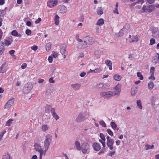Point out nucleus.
<instances>
[{
  "label": "nucleus",
  "instance_id": "a18cd8bd",
  "mask_svg": "<svg viewBox=\"0 0 159 159\" xmlns=\"http://www.w3.org/2000/svg\"><path fill=\"white\" fill-rule=\"evenodd\" d=\"M155 70V68L154 67H152L150 68V73L151 75H154V72Z\"/></svg>",
  "mask_w": 159,
  "mask_h": 159
},
{
  "label": "nucleus",
  "instance_id": "f257e3e1",
  "mask_svg": "<svg viewBox=\"0 0 159 159\" xmlns=\"http://www.w3.org/2000/svg\"><path fill=\"white\" fill-rule=\"evenodd\" d=\"M76 38L77 40L79 42H82L83 40L84 41L83 44L80 43L78 45V48L80 49L85 48L93 44L95 41V39L91 37L86 36L82 39L79 38V36L76 35Z\"/></svg>",
  "mask_w": 159,
  "mask_h": 159
},
{
  "label": "nucleus",
  "instance_id": "9d476101",
  "mask_svg": "<svg viewBox=\"0 0 159 159\" xmlns=\"http://www.w3.org/2000/svg\"><path fill=\"white\" fill-rule=\"evenodd\" d=\"M57 0H49L47 3V6L49 7L52 8L57 5Z\"/></svg>",
  "mask_w": 159,
  "mask_h": 159
},
{
  "label": "nucleus",
  "instance_id": "f3484780",
  "mask_svg": "<svg viewBox=\"0 0 159 159\" xmlns=\"http://www.w3.org/2000/svg\"><path fill=\"white\" fill-rule=\"evenodd\" d=\"M4 50V44L1 42L0 43V55H2Z\"/></svg>",
  "mask_w": 159,
  "mask_h": 159
},
{
  "label": "nucleus",
  "instance_id": "20e7f679",
  "mask_svg": "<svg viewBox=\"0 0 159 159\" xmlns=\"http://www.w3.org/2000/svg\"><path fill=\"white\" fill-rule=\"evenodd\" d=\"M100 96L103 98H109L114 96L113 91L102 92L100 93Z\"/></svg>",
  "mask_w": 159,
  "mask_h": 159
},
{
  "label": "nucleus",
  "instance_id": "6ab92c4d",
  "mask_svg": "<svg viewBox=\"0 0 159 159\" xmlns=\"http://www.w3.org/2000/svg\"><path fill=\"white\" fill-rule=\"evenodd\" d=\"M155 7L153 5H150L146 8L147 11L149 12H151L154 10Z\"/></svg>",
  "mask_w": 159,
  "mask_h": 159
},
{
  "label": "nucleus",
  "instance_id": "774afa93",
  "mask_svg": "<svg viewBox=\"0 0 159 159\" xmlns=\"http://www.w3.org/2000/svg\"><path fill=\"white\" fill-rule=\"evenodd\" d=\"M157 60L156 58H154L152 59V62L153 63H154L155 64H156L157 63Z\"/></svg>",
  "mask_w": 159,
  "mask_h": 159
},
{
  "label": "nucleus",
  "instance_id": "dca6fc26",
  "mask_svg": "<svg viewBox=\"0 0 159 159\" xmlns=\"http://www.w3.org/2000/svg\"><path fill=\"white\" fill-rule=\"evenodd\" d=\"M6 63H3L0 68V73H3L5 72L6 70Z\"/></svg>",
  "mask_w": 159,
  "mask_h": 159
},
{
  "label": "nucleus",
  "instance_id": "a878e982",
  "mask_svg": "<svg viewBox=\"0 0 159 159\" xmlns=\"http://www.w3.org/2000/svg\"><path fill=\"white\" fill-rule=\"evenodd\" d=\"M75 147L76 149L78 151H80L81 150V146L79 142L78 141H76L75 143Z\"/></svg>",
  "mask_w": 159,
  "mask_h": 159
},
{
  "label": "nucleus",
  "instance_id": "4468645a",
  "mask_svg": "<svg viewBox=\"0 0 159 159\" xmlns=\"http://www.w3.org/2000/svg\"><path fill=\"white\" fill-rule=\"evenodd\" d=\"M80 84L78 83L73 84L71 85V87L73 88V90L75 91L79 90L80 87Z\"/></svg>",
  "mask_w": 159,
  "mask_h": 159
},
{
  "label": "nucleus",
  "instance_id": "72a5a7b5",
  "mask_svg": "<svg viewBox=\"0 0 159 159\" xmlns=\"http://www.w3.org/2000/svg\"><path fill=\"white\" fill-rule=\"evenodd\" d=\"M6 132L5 130H3L0 134V141H1L2 140V138L4 134Z\"/></svg>",
  "mask_w": 159,
  "mask_h": 159
},
{
  "label": "nucleus",
  "instance_id": "bf43d9fd",
  "mask_svg": "<svg viewBox=\"0 0 159 159\" xmlns=\"http://www.w3.org/2000/svg\"><path fill=\"white\" fill-rule=\"evenodd\" d=\"M27 66V64L25 63H23L21 66V68L22 69H24Z\"/></svg>",
  "mask_w": 159,
  "mask_h": 159
},
{
  "label": "nucleus",
  "instance_id": "39448f33",
  "mask_svg": "<svg viewBox=\"0 0 159 159\" xmlns=\"http://www.w3.org/2000/svg\"><path fill=\"white\" fill-rule=\"evenodd\" d=\"M88 115L85 113H80L76 119V122H80L83 121L87 118Z\"/></svg>",
  "mask_w": 159,
  "mask_h": 159
},
{
  "label": "nucleus",
  "instance_id": "aec40b11",
  "mask_svg": "<svg viewBox=\"0 0 159 159\" xmlns=\"http://www.w3.org/2000/svg\"><path fill=\"white\" fill-rule=\"evenodd\" d=\"M110 125L113 129L114 130L116 129L117 131L118 130V128H117V126L114 122L113 121L111 122L110 123Z\"/></svg>",
  "mask_w": 159,
  "mask_h": 159
},
{
  "label": "nucleus",
  "instance_id": "a211bd4d",
  "mask_svg": "<svg viewBox=\"0 0 159 159\" xmlns=\"http://www.w3.org/2000/svg\"><path fill=\"white\" fill-rule=\"evenodd\" d=\"M51 111L53 117L56 120H58L59 118L58 115L57 114L54 110H51Z\"/></svg>",
  "mask_w": 159,
  "mask_h": 159
},
{
  "label": "nucleus",
  "instance_id": "6e6552de",
  "mask_svg": "<svg viewBox=\"0 0 159 159\" xmlns=\"http://www.w3.org/2000/svg\"><path fill=\"white\" fill-rule=\"evenodd\" d=\"M121 85L120 84H118L115 86L114 89L115 90V91L113 92V93L115 95H119L120 93L121 92Z\"/></svg>",
  "mask_w": 159,
  "mask_h": 159
},
{
  "label": "nucleus",
  "instance_id": "338daca9",
  "mask_svg": "<svg viewBox=\"0 0 159 159\" xmlns=\"http://www.w3.org/2000/svg\"><path fill=\"white\" fill-rule=\"evenodd\" d=\"M155 0H147V2L150 4H152L154 3Z\"/></svg>",
  "mask_w": 159,
  "mask_h": 159
},
{
  "label": "nucleus",
  "instance_id": "4be33fe9",
  "mask_svg": "<svg viewBox=\"0 0 159 159\" xmlns=\"http://www.w3.org/2000/svg\"><path fill=\"white\" fill-rule=\"evenodd\" d=\"M104 23V20L102 18L99 19L97 21L96 25H98L101 26Z\"/></svg>",
  "mask_w": 159,
  "mask_h": 159
},
{
  "label": "nucleus",
  "instance_id": "473e14b6",
  "mask_svg": "<svg viewBox=\"0 0 159 159\" xmlns=\"http://www.w3.org/2000/svg\"><path fill=\"white\" fill-rule=\"evenodd\" d=\"M143 2L144 1L143 0H138L137 2L133 3L132 5H134L136 4L141 5Z\"/></svg>",
  "mask_w": 159,
  "mask_h": 159
},
{
  "label": "nucleus",
  "instance_id": "5701e85b",
  "mask_svg": "<svg viewBox=\"0 0 159 159\" xmlns=\"http://www.w3.org/2000/svg\"><path fill=\"white\" fill-rule=\"evenodd\" d=\"M48 150L45 149L44 150H43V149L39 152V157H42L43 155L44 156H45L46 152Z\"/></svg>",
  "mask_w": 159,
  "mask_h": 159
},
{
  "label": "nucleus",
  "instance_id": "4d7b16f0",
  "mask_svg": "<svg viewBox=\"0 0 159 159\" xmlns=\"http://www.w3.org/2000/svg\"><path fill=\"white\" fill-rule=\"evenodd\" d=\"M41 20V18L39 17L38 18L37 20H36L35 21V23L36 24H37L39 23Z\"/></svg>",
  "mask_w": 159,
  "mask_h": 159
},
{
  "label": "nucleus",
  "instance_id": "f8f14e48",
  "mask_svg": "<svg viewBox=\"0 0 159 159\" xmlns=\"http://www.w3.org/2000/svg\"><path fill=\"white\" fill-rule=\"evenodd\" d=\"M14 101V98H11L7 103L5 106V108L9 109L12 106Z\"/></svg>",
  "mask_w": 159,
  "mask_h": 159
},
{
  "label": "nucleus",
  "instance_id": "ddd939ff",
  "mask_svg": "<svg viewBox=\"0 0 159 159\" xmlns=\"http://www.w3.org/2000/svg\"><path fill=\"white\" fill-rule=\"evenodd\" d=\"M92 147L94 150L97 151H99L101 148L100 145L97 143H94L93 144Z\"/></svg>",
  "mask_w": 159,
  "mask_h": 159
},
{
  "label": "nucleus",
  "instance_id": "c756f323",
  "mask_svg": "<svg viewBox=\"0 0 159 159\" xmlns=\"http://www.w3.org/2000/svg\"><path fill=\"white\" fill-rule=\"evenodd\" d=\"M94 100V98H92L89 100L88 101L87 105L88 106H91L93 105V102Z\"/></svg>",
  "mask_w": 159,
  "mask_h": 159
},
{
  "label": "nucleus",
  "instance_id": "e2e57ef3",
  "mask_svg": "<svg viewBox=\"0 0 159 159\" xmlns=\"http://www.w3.org/2000/svg\"><path fill=\"white\" fill-rule=\"evenodd\" d=\"M31 23L30 21H28L26 22V25L28 26H30L31 25Z\"/></svg>",
  "mask_w": 159,
  "mask_h": 159
},
{
  "label": "nucleus",
  "instance_id": "58836bf2",
  "mask_svg": "<svg viewBox=\"0 0 159 159\" xmlns=\"http://www.w3.org/2000/svg\"><path fill=\"white\" fill-rule=\"evenodd\" d=\"M104 86V84L103 83H100L97 84L95 85V87L96 88H102Z\"/></svg>",
  "mask_w": 159,
  "mask_h": 159
},
{
  "label": "nucleus",
  "instance_id": "412c9836",
  "mask_svg": "<svg viewBox=\"0 0 159 159\" xmlns=\"http://www.w3.org/2000/svg\"><path fill=\"white\" fill-rule=\"evenodd\" d=\"M49 128L48 126L46 124L43 125L41 127L42 130L43 132H45L48 130Z\"/></svg>",
  "mask_w": 159,
  "mask_h": 159
},
{
  "label": "nucleus",
  "instance_id": "2f4dec72",
  "mask_svg": "<svg viewBox=\"0 0 159 159\" xmlns=\"http://www.w3.org/2000/svg\"><path fill=\"white\" fill-rule=\"evenodd\" d=\"M132 40L131 42H137L139 40V38L137 36H133L132 37Z\"/></svg>",
  "mask_w": 159,
  "mask_h": 159
},
{
  "label": "nucleus",
  "instance_id": "e433bc0d",
  "mask_svg": "<svg viewBox=\"0 0 159 159\" xmlns=\"http://www.w3.org/2000/svg\"><path fill=\"white\" fill-rule=\"evenodd\" d=\"M13 120L10 119L6 123V125L7 126H9L11 125V124H12V122L13 121Z\"/></svg>",
  "mask_w": 159,
  "mask_h": 159
},
{
  "label": "nucleus",
  "instance_id": "c03bdc74",
  "mask_svg": "<svg viewBox=\"0 0 159 159\" xmlns=\"http://www.w3.org/2000/svg\"><path fill=\"white\" fill-rule=\"evenodd\" d=\"M100 137L102 140L105 141L106 139L105 136L102 133H100Z\"/></svg>",
  "mask_w": 159,
  "mask_h": 159
},
{
  "label": "nucleus",
  "instance_id": "2eb2a0df",
  "mask_svg": "<svg viewBox=\"0 0 159 159\" xmlns=\"http://www.w3.org/2000/svg\"><path fill=\"white\" fill-rule=\"evenodd\" d=\"M34 146V149L36 151L38 152L43 149V148H42L41 146L37 143H35Z\"/></svg>",
  "mask_w": 159,
  "mask_h": 159
},
{
  "label": "nucleus",
  "instance_id": "79ce46f5",
  "mask_svg": "<svg viewBox=\"0 0 159 159\" xmlns=\"http://www.w3.org/2000/svg\"><path fill=\"white\" fill-rule=\"evenodd\" d=\"M99 124L103 127H106V124L105 123L104 121L102 120L100 121Z\"/></svg>",
  "mask_w": 159,
  "mask_h": 159
},
{
  "label": "nucleus",
  "instance_id": "bb28decb",
  "mask_svg": "<svg viewBox=\"0 0 159 159\" xmlns=\"http://www.w3.org/2000/svg\"><path fill=\"white\" fill-rule=\"evenodd\" d=\"M52 44L51 43L49 42L46 45V49L47 51H49L51 48Z\"/></svg>",
  "mask_w": 159,
  "mask_h": 159
},
{
  "label": "nucleus",
  "instance_id": "1a4fd4ad",
  "mask_svg": "<svg viewBox=\"0 0 159 159\" xmlns=\"http://www.w3.org/2000/svg\"><path fill=\"white\" fill-rule=\"evenodd\" d=\"M152 36L155 38L159 37V30L157 28H154L152 31Z\"/></svg>",
  "mask_w": 159,
  "mask_h": 159
},
{
  "label": "nucleus",
  "instance_id": "393cba45",
  "mask_svg": "<svg viewBox=\"0 0 159 159\" xmlns=\"http://www.w3.org/2000/svg\"><path fill=\"white\" fill-rule=\"evenodd\" d=\"M2 159H12L9 154L8 153H5L3 156Z\"/></svg>",
  "mask_w": 159,
  "mask_h": 159
},
{
  "label": "nucleus",
  "instance_id": "cd10ccee",
  "mask_svg": "<svg viewBox=\"0 0 159 159\" xmlns=\"http://www.w3.org/2000/svg\"><path fill=\"white\" fill-rule=\"evenodd\" d=\"M97 12V14L99 15H101L103 14V10L101 7L98 8Z\"/></svg>",
  "mask_w": 159,
  "mask_h": 159
},
{
  "label": "nucleus",
  "instance_id": "680f3d73",
  "mask_svg": "<svg viewBox=\"0 0 159 159\" xmlns=\"http://www.w3.org/2000/svg\"><path fill=\"white\" fill-rule=\"evenodd\" d=\"M86 75V73L84 72H81L80 75V76L81 77H84Z\"/></svg>",
  "mask_w": 159,
  "mask_h": 159
},
{
  "label": "nucleus",
  "instance_id": "c9c22d12",
  "mask_svg": "<svg viewBox=\"0 0 159 159\" xmlns=\"http://www.w3.org/2000/svg\"><path fill=\"white\" fill-rule=\"evenodd\" d=\"M137 77L139 78L140 80H142L143 79V75L140 72H138L137 73Z\"/></svg>",
  "mask_w": 159,
  "mask_h": 159
},
{
  "label": "nucleus",
  "instance_id": "37998d69",
  "mask_svg": "<svg viewBox=\"0 0 159 159\" xmlns=\"http://www.w3.org/2000/svg\"><path fill=\"white\" fill-rule=\"evenodd\" d=\"M107 131L109 135L111 136H112L113 135V134L112 131L110 129H107Z\"/></svg>",
  "mask_w": 159,
  "mask_h": 159
},
{
  "label": "nucleus",
  "instance_id": "8fccbe9b",
  "mask_svg": "<svg viewBox=\"0 0 159 159\" xmlns=\"http://www.w3.org/2000/svg\"><path fill=\"white\" fill-rule=\"evenodd\" d=\"M150 45H152L155 43V40L153 38H152L150 40Z\"/></svg>",
  "mask_w": 159,
  "mask_h": 159
},
{
  "label": "nucleus",
  "instance_id": "7ed1b4c3",
  "mask_svg": "<svg viewBox=\"0 0 159 159\" xmlns=\"http://www.w3.org/2000/svg\"><path fill=\"white\" fill-rule=\"evenodd\" d=\"M52 138V136L49 134H48L45 136V140L44 141V147L45 149L48 150L51 143Z\"/></svg>",
  "mask_w": 159,
  "mask_h": 159
},
{
  "label": "nucleus",
  "instance_id": "3c124183",
  "mask_svg": "<svg viewBox=\"0 0 159 159\" xmlns=\"http://www.w3.org/2000/svg\"><path fill=\"white\" fill-rule=\"evenodd\" d=\"M31 32H31V30L29 29H27L25 30V33L28 35H29L31 33Z\"/></svg>",
  "mask_w": 159,
  "mask_h": 159
},
{
  "label": "nucleus",
  "instance_id": "69168bd1",
  "mask_svg": "<svg viewBox=\"0 0 159 159\" xmlns=\"http://www.w3.org/2000/svg\"><path fill=\"white\" fill-rule=\"evenodd\" d=\"M120 141L119 140H117L116 141V145L118 146L120 144Z\"/></svg>",
  "mask_w": 159,
  "mask_h": 159
},
{
  "label": "nucleus",
  "instance_id": "b1692460",
  "mask_svg": "<svg viewBox=\"0 0 159 159\" xmlns=\"http://www.w3.org/2000/svg\"><path fill=\"white\" fill-rule=\"evenodd\" d=\"M66 11V8L64 6H61L60 10V12L62 13H65Z\"/></svg>",
  "mask_w": 159,
  "mask_h": 159
},
{
  "label": "nucleus",
  "instance_id": "052dcab7",
  "mask_svg": "<svg viewBox=\"0 0 159 159\" xmlns=\"http://www.w3.org/2000/svg\"><path fill=\"white\" fill-rule=\"evenodd\" d=\"M49 83H54L55 82L54 80L53 79V78L52 77L50 78L49 80Z\"/></svg>",
  "mask_w": 159,
  "mask_h": 159
},
{
  "label": "nucleus",
  "instance_id": "49530a36",
  "mask_svg": "<svg viewBox=\"0 0 159 159\" xmlns=\"http://www.w3.org/2000/svg\"><path fill=\"white\" fill-rule=\"evenodd\" d=\"M58 55L57 53L54 51H53L52 54L51 55V56L52 57L56 58L57 56Z\"/></svg>",
  "mask_w": 159,
  "mask_h": 159
},
{
  "label": "nucleus",
  "instance_id": "7c9ffc66",
  "mask_svg": "<svg viewBox=\"0 0 159 159\" xmlns=\"http://www.w3.org/2000/svg\"><path fill=\"white\" fill-rule=\"evenodd\" d=\"M59 16L56 15L55 17V23L56 25H58L59 24Z\"/></svg>",
  "mask_w": 159,
  "mask_h": 159
},
{
  "label": "nucleus",
  "instance_id": "423d86ee",
  "mask_svg": "<svg viewBox=\"0 0 159 159\" xmlns=\"http://www.w3.org/2000/svg\"><path fill=\"white\" fill-rule=\"evenodd\" d=\"M33 88V85L31 83H28L25 85L23 89V92L25 93H29Z\"/></svg>",
  "mask_w": 159,
  "mask_h": 159
},
{
  "label": "nucleus",
  "instance_id": "f704fd0d",
  "mask_svg": "<svg viewBox=\"0 0 159 159\" xmlns=\"http://www.w3.org/2000/svg\"><path fill=\"white\" fill-rule=\"evenodd\" d=\"M137 104L139 108L141 109L142 108V107L141 103V101L140 100H138L137 101Z\"/></svg>",
  "mask_w": 159,
  "mask_h": 159
},
{
  "label": "nucleus",
  "instance_id": "0eeeda50",
  "mask_svg": "<svg viewBox=\"0 0 159 159\" xmlns=\"http://www.w3.org/2000/svg\"><path fill=\"white\" fill-rule=\"evenodd\" d=\"M90 145L87 143H84L82 144L81 149L82 152L83 154L86 153L89 149Z\"/></svg>",
  "mask_w": 159,
  "mask_h": 159
},
{
  "label": "nucleus",
  "instance_id": "0e129e2a",
  "mask_svg": "<svg viewBox=\"0 0 159 159\" xmlns=\"http://www.w3.org/2000/svg\"><path fill=\"white\" fill-rule=\"evenodd\" d=\"M154 75H151V76L148 78V79L149 80H154L155 79V77L154 76Z\"/></svg>",
  "mask_w": 159,
  "mask_h": 159
},
{
  "label": "nucleus",
  "instance_id": "5fc2aeb1",
  "mask_svg": "<svg viewBox=\"0 0 159 159\" xmlns=\"http://www.w3.org/2000/svg\"><path fill=\"white\" fill-rule=\"evenodd\" d=\"M53 58L51 56H49L48 58V61L50 63H52L53 61Z\"/></svg>",
  "mask_w": 159,
  "mask_h": 159
},
{
  "label": "nucleus",
  "instance_id": "6e6d98bb",
  "mask_svg": "<svg viewBox=\"0 0 159 159\" xmlns=\"http://www.w3.org/2000/svg\"><path fill=\"white\" fill-rule=\"evenodd\" d=\"M38 46L36 45L33 46L31 47V49L34 51L37 50L38 49Z\"/></svg>",
  "mask_w": 159,
  "mask_h": 159
},
{
  "label": "nucleus",
  "instance_id": "9b49d317",
  "mask_svg": "<svg viewBox=\"0 0 159 159\" xmlns=\"http://www.w3.org/2000/svg\"><path fill=\"white\" fill-rule=\"evenodd\" d=\"M66 44H64L61 45L60 46V51L61 53L64 56V58H66V56L65 54L66 53Z\"/></svg>",
  "mask_w": 159,
  "mask_h": 159
},
{
  "label": "nucleus",
  "instance_id": "864d4df0",
  "mask_svg": "<svg viewBox=\"0 0 159 159\" xmlns=\"http://www.w3.org/2000/svg\"><path fill=\"white\" fill-rule=\"evenodd\" d=\"M54 109V108H52L50 105H47L46 106L45 109Z\"/></svg>",
  "mask_w": 159,
  "mask_h": 159
},
{
  "label": "nucleus",
  "instance_id": "a19ab883",
  "mask_svg": "<svg viewBox=\"0 0 159 159\" xmlns=\"http://www.w3.org/2000/svg\"><path fill=\"white\" fill-rule=\"evenodd\" d=\"M148 89L149 90H151L153 87V83L151 82L148 84Z\"/></svg>",
  "mask_w": 159,
  "mask_h": 159
},
{
  "label": "nucleus",
  "instance_id": "c85d7f7f",
  "mask_svg": "<svg viewBox=\"0 0 159 159\" xmlns=\"http://www.w3.org/2000/svg\"><path fill=\"white\" fill-rule=\"evenodd\" d=\"M113 77L115 80L117 81H119L121 79V77L117 74L115 75Z\"/></svg>",
  "mask_w": 159,
  "mask_h": 159
},
{
  "label": "nucleus",
  "instance_id": "f03ea898",
  "mask_svg": "<svg viewBox=\"0 0 159 159\" xmlns=\"http://www.w3.org/2000/svg\"><path fill=\"white\" fill-rule=\"evenodd\" d=\"M114 143V141L113 140L107 142V145L111 150L109 151V153L108 154V155L109 156L111 157L116 153V146H113Z\"/></svg>",
  "mask_w": 159,
  "mask_h": 159
},
{
  "label": "nucleus",
  "instance_id": "ea45409f",
  "mask_svg": "<svg viewBox=\"0 0 159 159\" xmlns=\"http://www.w3.org/2000/svg\"><path fill=\"white\" fill-rule=\"evenodd\" d=\"M105 63L108 66H112V63L110 60H106L105 61Z\"/></svg>",
  "mask_w": 159,
  "mask_h": 159
},
{
  "label": "nucleus",
  "instance_id": "4c0bfd02",
  "mask_svg": "<svg viewBox=\"0 0 159 159\" xmlns=\"http://www.w3.org/2000/svg\"><path fill=\"white\" fill-rule=\"evenodd\" d=\"M154 147L153 145H150L148 144H146L145 145L146 150H148L150 149H152Z\"/></svg>",
  "mask_w": 159,
  "mask_h": 159
},
{
  "label": "nucleus",
  "instance_id": "13d9d810",
  "mask_svg": "<svg viewBox=\"0 0 159 159\" xmlns=\"http://www.w3.org/2000/svg\"><path fill=\"white\" fill-rule=\"evenodd\" d=\"M102 70L100 69H95L94 70H93V71L95 73H99L102 71Z\"/></svg>",
  "mask_w": 159,
  "mask_h": 159
},
{
  "label": "nucleus",
  "instance_id": "de8ad7c7",
  "mask_svg": "<svg viewBox=\"0 0 159 159\" xmlns=\"http://www.w3.org/2000/svg\"><path fill=\"white\" fill-rule=\"evenodd\" d=\"M136 90L134 89H132L131 90V93L132 96H134L136 93Z\"/></svg>",
  "mask_w": 159,
  "mask_h": 159
},
{
  "label": "nucleus",
  "instance_id": "09e8293b",
  "mask_svg": "<svg viewBox=\"0 0 159 159\" xmlns=\"http://www.w3.org/2000/svg\"><path fill=\"white\" fill-rule=\"evenodd\" d=\"M18 32L16 30H13L11 32L12 35L14 36H16L17 35Z\"/></svg>",
  "mask_w": 159,
  "mask_h": 159
},
{
  "label": "nucleus",
  "instance_id": "603ef678",
  "mask_svg": "<svg viewBox=\"0 0 159 159\" xmlns=\"http://www.w3.org/2000/svg\"><path fill=\"white\" fill-rule=\"evenodd\" d=\"M11 42L10 41L5 40V41L4 43L5 44L6 46H8L11 44Z\"/></svg>",
  "mask_w": 159,
  "mask_h": 159
}]
</instances>
